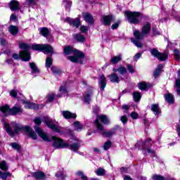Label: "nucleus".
<instances>
[{
	"instance_id": "36",
	"label": "nucleus",
	"mask_w": 180,
	"mask_h": 180,
	"mask_svg": "<svg viewBox=\"0 0 180 180\" xmlns=\"http://www.w3.org/2000/svg\"><path fill=\"white\" fill-rule=\"evenodd\" d=\"M165 98L168 103H174V96H172V94H168L165 96Z\"/></svg>"
},
{
	"instance_id": "21",
	"label": "nucleus",
	"mask_w": 180,
	"mask_h": 180,
	"mask_svg": "<svg viewBox=\"0 0 180 180\" xmlns=\"http://www.w3.org/2000/svg\"><path fill=\"white\" fill-rule=\"evenodd\" d=\"M113 72H119L120 75H124L127 72V69L123 65H120L118 68H114L112 69Z\"/></svg>"
},
{
	"instance_id": "60",
	"label": "nucleus",
	"mask_w": 180,
	"mask_h": 180,
	"mask_svg": "<svg viewBox=\"0 0 180 180\" xmlns=\"http://www.w3.org/2000/svg\"><path fill=\"white\" fill-rule=\"evenodd\" d=\"M5 43H6V40H5L4 38H0L1 46H5Z\"/></svg>"
},
{
	"instance_id": "38",
	"label": "nucleus",
	"mask_w": 180,
	"mask_h": 180,
	"mask_svg": "<svg viewBox=\"0 0 180 180\" xmlns=\"http://www.w3.org/2000/svg\"><path fill=\"white\" fill-rule=\"evenodd\" d=\"M51 70L52 72L55 74V75H59V74H61V70H60L59 68H58L56 66L51 67Z\"/></svg>"
},
{
	"instance_id": "51",
	"label": "nucleus",
	"mask_w": 180,
	"mask_h": 180,
	"mask_svg": "<svg viewBox=\"0 0 180 180\" xmlns=\"http://www.w3.org/2000/svg\"><path fill=\"white\" fill-rule=\"evenodd\" d=\"M121 122H123L124 124H126V123H127V122H129V120L127 119V116L126 115H123L120 118Z\"/></svg>"
},
{
	"instance_id": "33",
	"label": "nucleus",
	"mask_w": 180,
	"mask_h": 180,
	"mask_svg": "<svg viewBox=\"0 0 180 180\" xmlns=\"http://www.w3.org/2000/svg\"><path fill=\"white\" fill-rule=\"evenodd\" d=\"M106 173V171L105 170V169L102 168V167H99L96 171V175H98V176H103V175H105V174Z\"/></svg>"
},
{
	"instance_id": "4",
	"label": "nucleus",
	"mask_w": 180,
	"mask_h": 180,
	"mask_svg": "<svg viewBox=\"0 0 180 180\" xmlns=\"http://www.w3.org/2000/svg\"><path fill=\"white\" fill-rule=\"evenodd\" d=\"M63 53L65 56H69V54H74L75 56H68V59L72 63H79L82 64V58H84V53L74 49L72 46H66L63 49Z\"/></svg>"
},
{
	"instance_id": "34",
	"label": "nucleus",
	"mask_w": 180,
	"mask_h": 180,
	"mask_svg": "<svg viewBox=\"0 0 180 180\" xmlns=\"http://www.w3.org/2000/svg\"><path fill=\"white\" fill-rule=\"evenodd\" d=\"M133 98L135 102H139L141 99V94L139 91H135L134 92Z\"/></svg>"
},
{
	"instance_id": "30",
	"label": "nucleus",
	"mask_w": 180,
	"mask_h": 180,
	"mask_svg": "<svg viewBox=\"0 0 180 180\" xmlns=\"http://www.w3.org/2000/svg\"><path fill=\"white\" fill-rule=\"evenodd\" d=\"M91 96H92V90H91L88 93H86V94L84 95V102L86 103H89V102H91Z\"/></svg>"
},
{
	"instance_id": "54",
	"label": "nucleus",
	"mask_w": 180,
	"mask_h": 180,
	"mask_svg": "<svg viewBox=\"0 0 180 180\" xmlns=\"http://www.w3.org/2000/svg\"><path fill=\"white\" fill-rule=\"evenodd\" d=\"M127 67L129 72H130L131 74H133V72H134V68H133V65H128Z\"/></svg>"
},
{
	"instance_id": "64",
	"label": "nucleus",
	"mask_w": 180,
	"mask_h": 180,
	"mask_svg": "<svg viewBox=\"0 0 180 180\" xmlns=\"http://www.w3.org/2000/svg\"><path fill=\"white\" fill-rule=\"evenodd\" d=\"M176 130H177V133H178L179 136H180V126L179 125H178L176 127Z\"/></svg>"
},
{
	"instance_id": "15",
	"label": "nucleus",
	"mask_w": 180,
	"mask_h": 180,
	"mask_svg": "<svg viewBox=\"0 0 180 180\" xmlns=\"http://www.w3.org/2000/svg\"><path fill=\"white\" fill-rule=\"evenodd\" d=\"M82 16L85 22L89 23V25H94V22H95V20L94 19V17L92 16V15H91L89 13H84L82 14Z\"/></svg>"
},
{
	"instance_id": "18",
	"label": "nucleus",
	"mask_w": 180,
	"mask_h": 180,
	"mask_svg": "<svg viewBox=\"0 0 180 180\" xmlns=\"http://www.w3.org/2000/svg\"><path fill=\"white\" fill-rule=\"evenodd\" d=\"M8 5H9V8H10L11 11L19 10V1H18L16 0H13L11 1H10Z\"/></svg>"
},
{
	"instance_id": "13",
	"label": "nucleus",
	"mask_w": 180,
	"mask_h": 180,
	"mask_svg": "<svg viewBox=\"0 0 180 180\" xmlns=\"http://www.w3.org/2000/svg\"><path fill=\"white\" fill-rule=\"evenodd\" d=\"M112 22H115V17L112 15H104L101 19V23L104 25V26H110Z\"/></svg>"
},
{
	"instance_id": "6",
	"label": "nucleus",
	"mask_w": 180,
	"mask_h": 180,
	"mask_svg": "<svg viewBox=\"0 0 180 180\" xmlns=\"http://www.w3.org/2000/svg\"><path fill=\"white\" fill-rule=\"evenodd\" d=\"M124 16L129 23H131V25H139V23H140V16H141V13L125 11Z\"/></svg>"
},
{
	"instance_id": "14",
	"label": "nucleus",
	"mask_w": 180,
	"mask_h": 180,
	"mask_svg": "<svg viewBox=\"0 0 180 180\" xmlns=\"http://www.w3.org/2000/svg\"><path fill=\"white\" fill-rule=\"evenodd\" d=\"M23 103H25V109H40V108H43L44 105H39L36 103H30V101H23Z\"/></svg>"
},
{
	"instance_id": "9",
	"label": "nucleus",
	"mask_w": 180,
	"mask_h": 180,
	"mask_svg": "<svg viewBox=\"0 0 180 180\" xmlns=\"http://www.w3.org/2000/svg\"><path fill=\"white\" fill-rule=\"evenodd\" d=\"M72 141H69L68 142V146H67L69 148L70 150L77 153L78 150H79V147H81V141H79L76 137L72 139Z\"/></svg>"
},
{
	"instance_id": "10",
	"label": "nucleus",
	"mask_w": 180,
	"mask_h": 180,
	"mask_svg": "<svg viewBox=\"0 0 180 180\" xmlns=\"http://www.w3.org/2000/svg\"><path fill=\"white\" fill-rule=\"evenodd\" d=\"M150 53L152 54V56H153V57H156V58H158L160 61H165V60L168 58V53H160L156 49H151Z\"/></svg>"
},
{
	"instance_id": "5",
	"label": "nucleus",
	"mask_w": 180,
	"mask_h": 180,
	"mask_svg": "<svg viewBox=\"0 0 180 180\" xmlns=\"http://www.w3.org/2000/svg\"><path fill=\"white\" fill-rule=\"evenodd\" d=\"M99 120H101L103 124H109V119H108V117L105 115H98L95 120V123L97 130L101 133V134H103L105 137H112V136L115 134V131H105V128H103L102 124L99 123Z\"/></svg>"
},
{
	"instance_id": "59",
	"label": "nucleus",
	"mask_w": 180,
	"mask_h": 180,
	"mask_svg": "<svg viewBox=\"0 0 180 180\" xmlns=\"http://www.w3.org/2000/svg\"><path fill=\"white\" fill-rule=\"evenodd\" d=\"M140 57H141V53H136L134 57V61H137L139 58H140Z\"/></svg>"
},
{
	"instance_id": "25",
	"label": "nucleus",
	"mask_w": 180,
	"mask_h": 180,
	"mask_svg": "<svg viewBox=\"0 0 180 180\" xmlns=\"http://www.w3.org/2000/svg\"><path fill=\"white\" fill-rule=\"evenodd\" d=\"M72 126H73L77 131H81V130L84 129V126L81 124L79 121H75L73 124H72Z\"/></svg>"
},
{
	"instance_id": "49",
	"label": "nucleus",
	"mask_w": 180,
	"mask_h": 180,
	"mask_svg": "<svg viewBox=\"0 0 180 180\" xmlns=\"http://www.w3.org/2000/svg\"><path fill=\"white\" fill-rule=\"evenodd\" d=\"M140 116L139 115V113L136 112H131V117L134 120H136L139 119Z\"/></svg>"
},
{
	"instance_id": "1",
	"label": "nucleus",
	"mask_w": 180,
	"mask_h": 180,
	"mask_svg": "<svg viewBox=\"0 0 180 180\" xmlns=\"http://www.w3.org/2000/svg\"><path fill=\"white\" fill-rule=\"evenodd\" d=\"M11 124L13 127L14 131L12 129V128H11V125L6 122L4 123V128L6 133L11 137H13V136H15V134H18L20 131H26L30 137H31V139L33 140H36V139H37V135L32 130L30 127H22L16 122H11Z\"/></svg>"
},
{
	"instance_id": "40",
	"label": "nucleus",
	"mask_w": 180,
	"mask_h": 180,
	"mask_svg": "<svg viewBox=\"0 0 180 180\" xmlns=\"http://www.w3.org/2000/svg\"><path fill=\"white\" fill-rule=\"evenodd\" d=\"M110 147H112V142H110V141H108L104 143L103 150L107 151V150H109Z\"/></svg>"
},
{
	"instance_id": "2",
	"label": "nucleus",
	"mask_w": 180,
	"mask_h": 180,
	"mask_svg": "<svg viewBox=\"0 0 180 180\" xmlns=\"http://www.w3.org/2000/svg\"><path fill=\"white\" fill-rule=\"evenodd\" d=\"M35 131L37 134L44 140V141H53V146L55 148H65L68 147V143L64 142V141L61 139H59L56 136L49 137V136L44 133L43 129L40 127H34Z\"/></svg>"
},
{
	"instance_id": "12",
	"label": "nucleus",
	"mask_w": 180,
	"mask_h": 180,
	"mask_svg": "<svg viewBox=\"0 0 180 180\" xmlns=\"http://www.w3.org/2000/svg\"><path fill=\"white\" fill-rule=\"evenodd\" d=\"M45 124L46 126H48L49 129H51V130H53V131H56V133H60V129L58 128V122H54L50 119H46Z\"/></svg>"
},
{
	"instance_id": "62",
	"label": "nucleus",
	"mask_w": 180,
	"mask_h": 180,
	"mask_svg": "<svg viewBox=\"0 0 180 180\" xmlns=\"http://www.w3.org/2000/svg\"><path fill=\"white\" fill-rule=\"evenodd\" d=\"M122 109H124V110H125V113H127V111L129 110V105H122Z\"/></svg>"
},
{
	"instance_id": "50",
	"label": "nucleus",
	"mask_w": 180,
	"mask_h": 180,
	"mask_svg": "<svg viewBox=\"0 0 180 180\" xmlns=\"http://www.w3.org/2000/svg\"><path fill=\"white\" fill-rule=\"evenodd\" d=\"M71 5H72L71 1H66L65 10H66L68 12H70V9H71Z\"/></svg>"
},
{
	"instance_id": "56",
	"label": "nucleus",
	"mask_w": 180,
	"mask_h": 180,
	"mask_svg": "<svg viewBox=\"0 0 180 180\" xmlns=\"http://www.w3.org/2000/svg\"><path fill=\"white\" fill-rule=\"evenodd\" d=\"M119 25H120V22H115V24H112L111 26V29H112V30H115V29H117V27H119Z\"/></svg>"
},
{
	"instance_id": "53",
	"label": "nucleus",
	"mask_w": 180,
	"mask_h": 180,
	"mask_svg": "<svg viewBox=\"0 0 180 180\" xmlns=\"http://www.w3.org/2000/svg\"><path fill=\"white\" fill-rule=\"evenodd\" d=\"M59 91L61 94H68V91H67V89L65 86H61L60 88L59 89Z\"/></svg>"
},
{
	"instance_id": "35",
	"label": "nucleus",
	"mask_w": 180,
	"mask_h": 180,
	"mask_svg": "<svg viewBox=\"0 0 180 180\" xmlns=\"http://www.w3.org/2000/svg\"><path fill=\"white\" fill-rule=\"evenodd\" d=\"M53 64V58L51 56L46 58V68H50Z\"/></svg>"
},
{
	"instance_id": "24",
	"label": "nucleus",
	"mask_w": 180,
	"mask_h": 180,
	"mask_svg": "<svg viewBox=\"0 0 180 180\" xmlns=\"http://www.w3.org/2000/svg\"><path fill=\"white\" fill-rule=\"evenodd\" d=\"M8 31L13 36H16L19 32V28L15 25H10L8 27Z\"/></svg>"
},
{
	"instance_id": "23",
	"label": "nucleus",
	"mask_w": 180,
	"mask_h": 180,
	"mask_svg": "<svg viewBox=\"0 0 180 180\" xmlns=\"http://www.w3.org/2000/svg\"><path fill=\"white\" fill-rule=\"evenodd\" d=\"M108 77L111 82H117V84H119V82H120V79L119 78V76L115 72Z\"/></svg>"
},
{
	"instance_id": "19",
	"label": "nucleus",
	"mask_w": 180,
	"mask_h": 180,
	"mask_svg": "<svg viewBox=\"0 0 180 180\" xmlns=\"http://www.w3.org/2000/svg\"><path fill=\"white\" fill-rule=\"evenodd\" d=\"M99 85L101 87V91H105V88L106 87V78L104 75L99 77Z\"/></svg>"
},
{
	"instance_id": "61",
	"label": "nucleus",
	"mask_w": 180,
	"mask_h": 180,
	"mask_svg": "<svg viewBox=\"0 0 180 180\" xmlns=\"http://www.w3.org/2000/svg\"><path fill=\"white\" fill-rule=\"evenodd\" d=\"M176 88L177 89L180 88V79H177L176 80Z\"/></svg>"
},
{
	"instance_id": "29",
	"label": "nucleus",
	"mask_w": 180,
	"mask_h": 180,
	"mask_svg": "<svg viewBox=\"0 0 180 180\" xmlns=\"http://www.w3.org/2000/svg\"><path fill=\"white\" fill-rule=\"evenodd\" d=\"M40 33L44 36V37H47L50 34V30L47 27H42L40 29Z\"/></svg>"
},
{
	"instance_id": "37",
	"label": "nucleus",
	"mask_w": 180,
	"mask_h": 180,
	"mask_svg": "<svg viewBox=\"0 0 180 180\" xmlns=\"http://www.w3.org/2000/svg\"><path fill=\"white\" fill-rule=\"evenodd\" d=\"M11 147L13 148V150H15L18 151V153H20V145H19L18 143H10Z\"/></svg>"
},
{
	"instance_id": "47",
	"label": "nucleus",
	"mask_w": 180,
	"mask_h": 180,
	"mask_svg": "<svg viewBox=\"0 0 180 180\" xmlns=\"http://www.w3.org/2000/svg\"><path fill=\"white\" fill-rule=\"evenodd\" d=\"M152 33L153 36H159V34H161V33L158 31V30H157L156 27H153Z\"/></svg>"
},
{
	"instance_id": "44",
	"label": "nucleus",
	"mask_w": 180,
	"mask_h": 180,
	"mask_svg": "<svg viewBox=\"0 0 180 180\" xmlns=\"http://www.w3.org/2000/svg\"><path fill=\"white\" fill-rule=\"evenodd\" d=\"M174 58L176 61H179L180 60V52L178 49H174Z\"/></svg>"
},
{
	"instance_id": "57",
	"label": "nucleus",
	"mask_w": 180,
	"mask_h": 180,
	"mask_svg": "<svg viewBox=\"0 0 180 180\" xmlns=\"http://www.w3.org/2000/svg\"><path fill=\"white\" fill-rule=\"evenodd\" d=\"M34 123L36 124H37L38 126H40V124H41V120H40V118L37 117L35 118V120H34Z\"/></svg>"
},
{
	"instance_id": "11",
	"label": "nucleus",
	"mask_w": 180,
	"mask_h": 180,
	"mask_svg": "<svg viewBox=\"0 0 180 180\" xmlns=\"http://www.w3.org/2000/svg\"><path fill=\"white\" fill-rule=\"evenodd\" d=\"M12 57L14 60L21 58L22 61H29L30 60V53H29V51H20L19 55L18 53H13Z\"/></svg>"
},
{
	"instance_id": "28",
	"label": "nucleus",
	"mask_w": 180,
	"mask_h": 180,
	"mask_svg": "<svg viewBox=\"0 0 180 180\" xmlns=\"http://www.w3.org/2000/svg\"><path fill=\"white\" fill-rule=\"evenodd\" d=\"M120 61H122V54H119L118 56H114L111 58V63L112 64H117Z\"/></svg>"
},
{
	"instance_id": "63",
	"label": "nucleus",
	"mask_w": 180,
	"mask_h": 180,
	"mask_svg": "<svg viewBox=\"0 0 180 180\" xmlns=\"http://www.w3.org/2000/svg\"><path fill=\"white\" fill-rule=\"evenodd\" d=\"M16 19H17V18H16V15H15V14H12V15H11V20H14V21H15V20H16Z\"/></svg>"
},
{
	"instance_id": "45",
	"label": "nucleus",
	"mask_w": 180,
	"mask_h": 180,
	"mask_svg": "<svg viewBox=\"0 0 180 180\" xmlns=\"http://www.w3.org/2000/svg\"><path fill=\"white\" fill-rule=\"evenodd\" d=\"M18 94L22 95L20 92L15 91V90H11L10 91V95L12 96V98H16L18 96Z\"/></svg>"
},
{
	"instance_id": "55",
	"label": "nucleus",
	"mask_w": 180,
	"mask_h": 180,
	"mask_svg": "<svg viewBox=\"0 0 180 180\" xmlns=\"http://www.w3.org/2000/svg\"><path fill=\"white\" fill-rule=\"evenodd\" d=\"M56 176H57V178H60V179H64L65 178L64 173L63 172L57 173Z\"/></svg>"
},
{
	"instance_id": "43",
	"label": "nucleus",
	"mask_w": 180,
	"mask_h": 180,
	"mask_svg": "<svg viewBox=\"0 0 180 180\" xmlns=\"http://www.w3.org/2000/svg\"><path fill=\"white\" fill-rule=\"evenodd\" d=\"M138 86L141 91H146V89H147V84H146V82L139 83Z\"/></svg>"
},
{
	"instance_id": "22",
	"label": "nucleus",
	"mask_w": 180,
	"mask_h": 180,
	"mask_svg": "<svg viewBox=\"0 0 180 180\" xmlns=\"http://www.w3.org/2000/svg\"><path fill=\"white\" fill-rule=\"evenodd\" d=\"M34 178L37 180H44L46 179V174L42 172H36L33 174Z\"/></svg>"
},
{
	"instance_id": "39",
	"label": "nucleus",
	"mask_w": 180,
	"mask_h": 180,
	"mask_svg": "<svg viewBox=\"0 0 180 180\" xmlns=\"http://www.w3.org/2000/svg\"><path fill=\"white\" fill-rule=\"evenodd\" d=\"M19 47H20V49H22V50H25V51H27V50H29L30 49V46L29 45H27V44H25V43L20 44Z\"/></svg>"
},
{
	"instance_id": "42",
	"label": "nucleus",
	"mask_w": 180,
	"mask_h": 180,
	"mask_svg": "<svg viewBox=\"0 0 180 180\" xmlns=\"http://www.w3.org/2000/svg\"><path fill=\"white\" fill-rule=\"evenodd\" d=\"M76 175L80 176L81 179L82 180H88V177L84 174V172L79 171L76 173Z\"/></svg>"
},
{
	"instance_id": "20",
	"label": "nucleus",
	"mask_w": 180,
	"mask_h": 180,
	"mask_svg": "<svg viewBox=\"0 0 180 180\" xmlns=\"http://www.w3.org/2000/svg\"><path fill=\"white\" fill-rule=\"evenodd\" d=\"M65 22H69L71 26H74V27H79L81 23L79 22V19L77 18L75 20H71V18H68L65 19Z\"/></svg>"
},
{
	"instance_id": "32",
	"label": "nucleus",
	"mask_w": 180,
	"mask_h": 180,
	"mask_svg": "<svg viewBox=\"0 0 180 180\" xmlns=\"http://www.w3.org/2000/svg\"><path fill=\"white\" fill-rule=\"evenodd\" d=\"M74 37L77 41H80L81 43L85 41V37L81 34H75Z\"/></svg>"
},
{
	"instance_id": "27",
	"label": "nucleus",
	"mask_w": 180,
	"mask_h": 180,
	"mask_svg": "<svg viewBox=\"0 0 180 180\" xmlns=\"http://www.w3.org/2000/svg\"><path fill=\"white\" fill-rule=\"evenodd\" d=\"M162 68H164V65H158V68H156V70H155L154 73H153V77L155 78H158V76L160 75V74H161V71H162Z\"/></svg>"
},
{
	"instance_id": "48",
	"label": "nucleus",
	"mask_w": 180,
	"mask_h": 180,
	"mask_svg": "<svg viewBox=\"0 0 180 180\" xmlns=\"http://www.w3.org/2000/svg\"><path fill=\"white\" fill-rule=\"evenodd\" d=\"M47 98H48V102H53V101H54V98H55L54 94H53V93L49 94L48 95Z\"/></svg>"
},
{
	"instance_id": "52",
	"label": "nucleus",
	"mask_w": 180,
	"mask_h": 180,
	"mask_svg": "<svg viewBox=\"0 0 180 180\" xmlns=\"http://www.w3.org/2000/svg\"><path fill=\"white\" fill-rule=\"evenodd\" d=\"M143 146H145V147H151V139H147L143 143Z\"/></svg>"
},
{
	"instance_id": "16",
	"label": "nucleus",
	"mask_w": 180,
	"mask_h": 180,
	"mask_svg": "<svg viewBox=\"0 0 180 180\" xmlns=\"http://www.w3.org/2000/svg\"><path fill=\"white\" fill-rule=\"evenodd\" d=\"M30 67L32 70L31 71L32 75H34V77H36L37 75H39V74L40 73V70L37 68V65H36V63H30Z\"/></svg>"
},
{
	"instance_id": "3",
	"label": "nucleus",
	"mask_w": 180,
	"mask_h": 180,
	"mask_svg": "<svg viewBox=\"0 0 180 180\" xmlns=\"http://www.w3.org/2000/svg\"><path fill=\"white\" fill-rule=\"evenodd\" d=\"M150 32L151 23L146 22L141 28V32L139 30L134 31V36L135 39H131V42L134 43L138 49H141V47H143V44L139 40H143L144 39V36H148Z\"/></svg>"
},
{
	"instance_id": "26",
	"label": "nucleus",
	"mask_w": 180,
	"mask_h": 180,
	"mask_svg": "<svg viewBox=\"0 0 180 180\" xmlns=\"http://www.w3.org/2000/svg\"><path fill=\"white\" fill-rule=\"evenodd\" d=\"M151 110L152 112H153L155 116L161 113V111L160 110V106L158 105V104H153L151 106Z\"/></svg>"
},
{
	"instance_id": "17",
	"label": "nucleus",
	"mask_w": 180,
	"mask_h": 180,
	"mask_svg": "<svg viewBox=\"0 0 180 180\" xmlns=\"http://www.w3.org/2000/svg\"><path fill=\"white\" fill-rule=\"evenodd\" d=\"M62 115L65 119H77V114L70 111H63Z\"/></svg>"
},
{
	"instance_id": "31",
	"label": "nucleus",
	"mask_w": 180,
	"mask_h": 180,
	"mask_svg": "<svg viewBox=\"0 0 180 180\" xmlns=\"http://www.w3.org/2000/svg\"><path fill=\"white\" fill-rule=\"evenodd\" d=\"M0 169L2 171H6L7 169H9V167L8 166V164L5 160H3L0 163Z\"/></svg>"
},
{
	"instance_id": "8",
	"label": "nucleus",
	"mask_w": 180,
	"mask_h": 180,
	"mask_svg": "<svg viewBox=\"0 0 180 180\" xmlns=\"http://www.w3.org/2000/svg\"><path fill=\"white\" fill-rule=\"evenodd\" d=\"M32 50H35L36 51H43L44 54L53 53V46L50 44H35L32 46Z\"/></svg>"
},
{
	"instance_id": "41",
	"label": "nucleus",
	"mask_w": 180,
	"mask_h": 180,
	"mask_svg": "<svg viewBox=\"0 0 180 180\" xmlns=\"http://www.w3.org/2000/svg\"><path fill=\"white\" fill-rule=\"evenodd\" d=\"M12 174H11V172H5V173H3L1 172V174L0 175L1 179L3 180H6V179L8 178V176H11Z\"/></svg>"
},
{
	"instance_id": "7",
	"label": "nucleus",
	"mask_w": 180,
	"mask_h": 180,
	"mask_svg": "<svg viewBox=\"0 0 180 180\" xmlns=\"http://www.w3.org/2000/svg\"><path fill=\"white\" fill-rule=\"evenodd\" d=\"M0 110L4 115V116H8V115H20L23 110L20 106H14L12 108H10L8 105H4L0 107Z\"/></svg>"
},
{
	"instance_id": "58",
	"label": "nucleus",
	"mask_w": 180,
	"mask_h": 180,
	"mask_svg": "<svg viewBox=\"0 0 180 180\" xmlns=\"http://www.w3.org/2000/svg\"><path fill=\"white\" fill-rule=\"evenodd\" d=\"M80 30L81 32H82L83 33H86V32H88V27L86 26H82L80 27Z\"/></svg>"
},
{
	"instance_id": "46",
	"label": "nucleus",
	"mask_w": 180,
	"mask_h": 180,
	"mask_svg": "<svg viewBox=\"0 0 180 180\" xmlns=\"http://www.w3.org/2000/svg\"><path fill=\"white\" fill-rule=\"evenodd\" d=\"M153 179L154 180H164V176L158 174H154L153 176Z\"/></svg>"
}]
</instances>
